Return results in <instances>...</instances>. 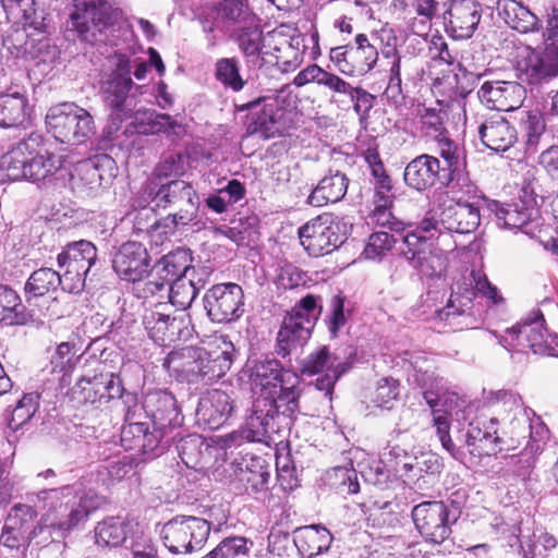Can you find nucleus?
<instances>
[{
	"mask_svg": "<svg viewBox=\"0 0 558 558\" xmlns=\"http://www.w3.org/2000/svg\"><path fill=\"white\" fill-rule=\"evenodd\" d=\"M60 287V274L52 268H39L32 272L25 283V296L27 302L32 299L44 296L54 292Z\"/></svg>",
	"mask_w": 558,
	"mask_h": 558,
	"instance_id": "45",
	"label": "nucleus"
},
{
	"mask_svg": "<svg viewBox=\"0 0 558 558\" xmlns=\"http://www.w3.org/2000/svg\"><path fill=\"white\" fill-rule=\"evenodd\" d=\"M238 477L247 493H258L267 488L269 472L262 465L257 469L246 466L240 470Z\"/></svg>",
	"mask_w": 558,
	"mask_h": 558,
	"instance_id": "61",
	"label": "nucleus"
},
{
	"mask_svg": "<svg viewBox=\"0 0 558 558\" xmlns=\"http://www.w3.org/2000/svg\"><path fill=\"white\" fill-rule=\"evenodd\" d=\"M107 69L99 81V96L109 111L108 132H118L123 121L133 117L138 95L144 86L131 77V59L126 53L114 51L107 57Z\"/></svg>",
	"mask_w": 558,
	"mask_h": 558,
	"instance_id": "1",
	"label": "nucleus"
},
{
	"mask_svg": "<svg viewBox=\"0 0 558 558\" xmlns=\"http://www.w3.org/2000/svg\"><path fill=\"white\" fill-rule=\"evenodd\" d=\"M95 494L90 489H85L81 484L65 485L59 488L43 489L36 494H31L28 500L52 519L65 518L71 508L78 506L83 495Z\"/></svg>",
	"mask_w": 558,
	"mask_h": 558,
	"instance_id": "21",
	"label": "nucleus"
},
{
	"mask_svg": "<svg viewBox=\"0 0 558 558\" xmlns=\"http://www.w3.org/2000/svg\"><path fill=\"white\" fill-rule=\"evenodd\" d=\"M558 313V303L550 298H544L538 307L533 308L515 326L506 330L499 338V343L508 350L515 347L530 348L534 353H544L547 342L545 315Z\"/></svg>",
	"mask_w": 558,
	"mask_h": 558,
	"instance_id": "7",
	"label": "nucleus"
},
{
	"mask_svg": "<svg viewBox=\"0 0 558 558\" xmlns=\"http://www.w3.org/2000/svg\"><path fill=\"white\" fill-rule=\"evenodd\" d=\"M477 96L489 109L512 111L521 107L526 97V89L519 82L487 81L482 84Z\"/></svg>",
	"mask_w": 558,
	"mask_h": 558,
	"instance_id": "23",
	"label": "nucleus"
},
{
	"mask_svg": "<svg viewBox=\"0 0 558 558\" xmlns=\"http://www.w3.org/2000/svg\"><path fill=\"white\" fill-rule=\"evenodd\" d=\"M46 126L58 142L80 145L95 132L92 114L74 102H62L51 107L46 114Z\"/></svg>",
	"mask_w": 558,
	"mask_h": 558,
	"instance_id": "6",
	"label": "nucleus"
},
{
	"mask_svg": "<svg viewBox=\"0 0 558 558\" xmlns=\"http://www.w3.org/2000/svg\"><path fill=\"white\" fill-rule=\"evenodd\" d=\"M28 148V143L21 142L1 157L0 166L5 171L9 180L17 181L25 177L24 170L27 161Z\"/></svg>",
	"mask_w": 558,
	"mask_h": 558,
	"instance_id": "52",
	"label": "nucleus"
},
{
	"mask_svg": "<svg viewBox=\"0 0 558 558\" xmlns=\"http://www.w3.org/2000/svg\"><path fill=\"white\" fill-rule=\"evenodd\" d=\"M244 373L247 374L252 390L267 401L286 405L283 413L293 415L299 411V377L284 369L276 359H250Z\"/></svg>",
	"mask_w": 558,
	"mask_h": 558,
	"instance_id": "3",
	"label": "nucleus"
},
{
	"mask_svg": "<svg viewBox=\"0 0 558 558\" xmlns=\"http://www.w3.org/2000/svg\"><path fill=\"white\" fill-rule=\"evenodd\" d=\"M37 515V511L29 505H14L5 521L0 535V543L9 549H19L28 542L29 524Z\"/></svg>",
	"mask_w": 558,
	"mask_h": 558,
	"instance_id": "26",
	"label": "nucleus"
},
{
	"mask_svg": "<svg viewBox=\"0 0 558 558\" xmlns=\"http://www.w3.org/2000/svg\"><path fill=\"white\" fill-rule=\"evenodd\" d=\"M72 25L78 37L93 46L113 45L122 12L108 0H73Z\"/></svg>",
	"mask_w": 558,
	"mask_h": 558,
	"instance_id": "4",
	"label": "nucleus"
},
{
	"mask_svg": "<svg viewBox=\"0 0 558 558\" xmlns=\"http://www.w3.org/2000/svg\"><path fill=\"white\" fill-rule=\"evenodd\" d=\"M147 125H143L140 130L141 133H160L173 130L178 124L171 116L166 113H158L156 111L144 112Z\"/></svg>",
	"mask_w": 558,
	"mask_h": 558,
	"instance_id": "63",
	"label": "nucleus"
},
{
	"mask_svg": "<svg viewBox=\"0 0 558 558\" xmlns=\"http://www.w3.org/2000/svg\"><path fill=\"white\" fill-rule=\"evenodd\" d=\"M320 306L317 296L307 294L296 303L282 322L277 336V353L281 357L290 355L310 340Z\"/></svg>",
	"mask_w": 558,
	"mask_h": 558,
	"instance_id": "5",
	"label": "nucleus"
},
{
	"mask_svg": "<svg viewBox=\"0 0 558 558\" xmlns=\"http://www.w3.org/2000/svg\"><path fill=\"white\" fill-rule=\"evenodd\" d=\"M415 527L428 542L441 544L451 534V523L457 517H451L449 507L444 501H424L412 509Z\"/></svg>",
	"mask_w": 558,
	"mask_h": 558,
	"instance_id": "16",
	"label": "nucleus"
},
{
	"mask_svg": "<svg viewBox=\"0 0 558 558\" xmlns=\"http://www.w3.org/2000/svg\"><path fill=\"white\" fill-rule=\"evenodd\" d=\"M143 409L158 428L179 424L180 411L172 393L156 390L146 395Z\"/></svg>",
	"mask_w": 558,
	"mask_h": 558,
	"instance_id": "31",
	"label": "nucleus"
},
{
	"mask_svg": "<svg viewBox=\"0 0 558 558\" xmlns=\"http://www.w3.org/2000/svg\"><path fill=\"white\" fill-rule=\"evenodd\" d=\"M437 151L444 160V165H441L442 178L451 173H457V171L464 170V150L456 142L447 136L439 137L437 140Z\"/></svg>",
	"mask_w": 558,
	"mask_h": 558,
	"instance_id": "50",
	"label": "nucleus"
},
{
	"mask_svg": "<svg viewBox=\"0 0 558 558\" xmlns=\"http://www.w3.org/2000/svg\"><path fill=\"white\" fill-rule=\"evenodd\" d=\"M167 307V304L158 303L153 308L146 310L143 316V325L155 342L173 339L175 318L166 312Z\"/></svg>",
	"mask_w": 558,
	"mask_h": 558,
	"instance_id": "39",
	"label": "nucleus"
},
{
	"mask_svg": "<svg viewBox=\"0 0 558 558\" xmlns=\"http://www.w3.org/2000/svg\"><path fill=\"white\" fill-rule=\"evenodd\" d=\"M498 14L513 29L526 34L538 32L541 21L527 7L515 0H498Z\"/></svg>",
	"mask_w": 558,
	"mask_h": 558,
	"instance_id": "36",
	"label": "nucleus"
},
{
	"mask_svg": "<svg viewBox=\"0 0 558 558\" xmlns=\"http://www.w3.org/2000/svg\"><path fill=\"white\" fill-rule=\"evenodd\" d=\"M348 223L331 214H322L299 229L301 245L318 257L333 252L347 239Z\"/></svg>",
	"mask_w": 558,
	"mask_h": 558,
	"instance_id": "9",
	"label": "nucleus"
},
{
	"mask_svg": "<svg viewBox=\"0 0 558 558\" xmlns=\"http://www.w3.org/2000/svg\"><path fill=\"white\" fill-rule=\"evenodd\" d=\"M441 169L438 158L423 154L407 165L403 180L408 187L423 192L432 187L439 178H442Z\"/></svg>",
	"mask_w": 558,
	"mask_h": 558,
	"instance_id": "29",
	"label": "nucleus"
},
{
	"mask_svg": "<svg viewBox=\"0 0 558 558\" xmlns=\"http://www.w3.org/2000/svg\"><path fill=\"white\" fill-rule=\"evenodd\" d=\"M332 535L322 525H306L294 531V545L303 558H313L327 551L332 543Z\"/></svg>",
	"mask_w": 558,
	"mask_h": 558,
	"instance_id": "34",
	"label": "nucleus"
},
{
	"mask_svg": "<svg viewBox=\"0 0 558 558\" xmlns=\"http://www.w3.org/2000/svg\"><path fill=\"white\" fill-rule=\"evenodd\" d=\"M203 304L213 323L230 324L244 314V292L238 283L214 284L205 292Z\"/></svg>",
	"mask_w": 558,
	"mask_h": 558,
	"instance_id": "14",
	"label": "nucleus"
},
{
	"mask_svg": "<svg viewBox=\"0 0 558 558\" xmlns=\"http://www.w3.org/2000/svg\"><path fill=\"white\" fill-rule=\"evenodd\" d=\"M349 179L340 171L329 172L315 186L307 197V203L314 207H323L329 203L341 201L348 190Z\"/></svg>",
	"mask_w": 558,
	"mask_h": 558,
	"instance_id": "35",
	"label": "nucleus"
},
{
	"mask_svg": "<svg viewBox=\"0 0 558 558\" xmlns=\"http://www.w3.org/2000/svg\"><path fill=\"white\" fill-rule=\"evenodd\" d=\"M444 179L447 180L448 194L453 203H477L485 205L484 201H488V198L480 194V190L471 181L469 174L465 173L464 170L448 174L444 177Z\"/></svg>",
	"mask_w": 558,
	"mask_h": 558,
	"instance_id": "42",
	"label": "nucleus"
},
{
	"mask_svg": "<svg viewBox=\"0 0 558 558\" xmlns=\"http://www.w3.org/2000/svg\"><path fill=\"white\" fill-rule=\"evenodd\" d=\"M97 259L96 246L86 240L69 243L58 255L60 268H77L82 271H89Z\"/></svg>",
	"mask_w": 558,
	"mask_h": 558,
	"instance_id": "38",
	"label": "nucleus"
},
{
	"mask_svg": "<svg viewBox=\"0 0 558 558\" xmlns=\"http://www.w3.org/2000/svg\"><path fill=\"white\" fill-rule=\"evenodd\" d=\"M131 531L132 524L121 518H107L95 527L96 544L117 547L126 541Z\"/></svg>",
	"mask_w": 558,
	"mask_h": 558,
	"instance_id": "44",
	"label": "nucleus"
},
{
	"mask_svg": "<svg viewBox=\"0 0 558 558\" xmlns=\"http://www.w3.org/2000/svg\"><path fill=\"white\" fill-rule=\"evenodd\" d=\"M121 379L109 372L96 369L83 375L71 389L72 398L78 403L102 404L123 395Z\"/></svg>",
	"mask_w": 558,
	"mask_h": 558,
	"instance_id": "17",
	"label": "nucleus"
},
{
	"mask_svg": "<svg viewBox=\"0 0 558 558\" xmlns=\"http://www.w3.org/2000/svg\"><path fill=\"white\" fill-rule=\"evenodd\" d=\"M520 122L525 133L527 149H535L546 129L542 112L539 110H523Z\"/></svg>",
	"mask_w": 558,
	"mask_h": 558,
	"instance_id": "59",
	"label": "nucleus"
},
{
	"mask_svg": "<svg viewBox=\"0 0 558 558\" xmlns=\"http://www.w3.org/2000/svg\"><path fill=\"white\" fill-rule=\"evenodd\" d=\"M39 395L37 392L25 393L13 409L8 426L13 432L19 430L28 423L39 408Z\"/></svg>",
	"mask_w": 558,
	"mask_h": 558,
	"instance_id": "55",
	"label": "nucleus"
},
{
	"mask_svg": "<svg viewBox=\"0 0 558 558\" xmlns=\"http://www.w3.org/2000/svg\"><path fill=\"white\" fill-rule=\"evenodd\" d=\"M239 110L252 111L247 123V133L251 135L259 134L264 138H270L286 129V111L276 99L258 97L239 106Z\"/></svg>",
	"mask_w": 558,
	"mask_h": 558,
	"instance_id": "19",
	"label": "nucleus"
},
{
	"mask_svg": "<svg viewBox=\"0 0 558 558\" xmlns=\"http://www.w3.org/2000/svg\"><path fill=\"white\" fill-rule=\"evenodd\" d=\"M498 420L477 418L469 424L465 434V445L471 456L476 458L496 454L501 448V438L497 435L496 424Z\"/></svg>",
	"mask_w": 558,
	"mask_h": 558,
	"instance_id": "25",
	"label": "nucleus"
},
{
	"mask_svg": "<svg viewBox=\"0 0 558 558\" xmlns=\"http://www.w3.org/2000/svg\"><path fill=\"white\" fill-rule=\"evenodd\" d=\"M114 160L107 155L83 162L80 168L81 181L90 191L107 186L114 178Z\"/></svg>",
	"mask_w": 558,
	"mask_h": 558,
	"instance_id": "37",
	"label": "nucleus"
},
{
	"mask_svg": "<svg viewBox=\"0 0 558 558\" xmlns=\"http://www.w3.org/2000/svg\"><path fill=\"white\" fill-rule=\"evenodd\" d=\"M286 405L267 401L264 398H256L253 403L252 414L246 418L241 433L233 432L226 436L225 446L238 445L239 439L248 441H264L272 439V435L279 433L282 421L291 417L283 413Z\"/></svg>",
	"mask_w": 558,
	"mask_h": 558,
	"instance_id": "10",
	"label": "nucleus"
},
{
	"mask_svg": "<svg viewBox=\"0 0 558 558\" xmlns=\"http://www.w3.org/2000/svg\"><path fill=\"white\" fill-rule=\"evenodd\" d=\"M519 83L532 89L558 77V57L537 48L524 47L517 56L514 65Z\"/></svg>",
	"mask_w": 558,
	"mask_h": 558,
	"instance_id": "15",
	"label": "nucleus"
},
{
	"mask_svg": "<svg viewBox=\"0 0 558 558\" xmlns=\"http://www.w3.org/2000/svg\"><path fill=\"white\" fill-rule=\"evenodd\" d=\"M24 310L15 291L7 286H0V322L9 326L23 324Z\"/></svg>",
	"mask_w": 558,
	"mask_h": 558,
	"instance_id": "49",
	"label": "nucleus"
},
{
	"mask_svg": "<svg viewBox=\"0 0 558 558\" xmlns=\"http://www.w3.org/2000/svg\"><path fill=\"white\" fill-rule=\"evenodd\" d=\"M234 399L220 389L204 392L197 403L195 416L199 426L217 429L225 425L234 412Z\"/></svg>",
	"mask_w": 558,
	"mask_h": 558,
	"instance_id": "22",
	"label": "nucleus"
},
{
	"mask_svg": "<svg viewBox=\"0 0 558 558\" xmlns=\"http://www.w3.org/2000/svg\"><path fill=\"white\" fill-rule=\"evenodd\" d=\"M215 77L226 88L240 92L245 86V81L240 74V65L236 58H221L215 64Z\"/></svg>",
	"mask_w": 558,
	"mask_h": 558,
	"instance_id": "53",
	"label": "nucleus"
},
{
	"mask_svg": "<svg viewBox=\"0 0 558 558\" xmlns=\"http://www.w3.org/2000/svg\"><path fill=\"white\" fill-rule=\"evenodd\" d=\"M498 397H500L504 405H511L510 410H518L520 413L523 412L521 418L515 421L521 426L522 439L529 437L526 445H538L543 450L548 435V428L541 418H530L529 411L522 407V399L518 393L511 391H498Z\"/></svg>",
	"mask_w": 558,
	"mask_h": 558,
	"instance_id": "32",
	"label": "nucleus"
},
{
	"mask_svg": "<svg viewBox=\"0 0 558 558\" xmlns=\"http://www.w3.org/2000/svg\"><path fill=\"white\" fill-rule=\"evenodd\" d=\"M209 349L184 347L169 354V363L181 372L189 383L210 384L223 377L231 368L235 348L227 336H217Z\"/></svg>",
	"mask_w": 558,
	"mask_h": 558,
	"instance_id": "2",
	"label": "nucleus"
},
{
	"mask_svg": "<svg viewBox=\"0 0 558 558\" xmlns=\"http://www.w3.org/2000/svg\"><path fill=\"white\" fill-rule=\"evenodd\" d=\"M58 169L54 159L51 156L33 154L28 150L27 161L25 165V177L23 179L32 182H38L53 174Z\"/></svg>",
	"mask_w": 558,
	"mask_h": 558,
	"instance_id": "58",
	"label": "nucleus"
},
{
	"mask_svg": "<svg viewBox=\"0 0 558 558\" xmlns=\"http://www.w3.org/2000/svg\"><path fill=\"white\" fill-rule=\"evenodd\" d=\"M206 279L201 274L183 275L175 278L168 288L171 305L179 310L189 308L195 300L199 289L204 288Z\"/></svg>",
	"mask_w": 558,
	"mask_h": 558,
	"instance_id": "40",
	"label": "nucleus"
},
{
	"mask_svg": "<svg viewBox=\"0 0 558 558\" xmlns=\"http://www.w3.org/2000/svg\"><path fill=\"white\" fill-rule=\"evenodd\" d=\"M350 45L349 58L353 75H364L371 72L377 64L378 48L371 43L365 34H359Z\"/></svg>",
	"mask_w": 558,
	"mask_h": 558,
	"instance_id": "41",
	"label": "nucleus"
},
{
	"mask_svg": "<svg viewBox=\"0 0 558 558\" xmlns=\"http://www.w3.org/2000/svg\"><path fill=\"white\" fill-rule=\"evenodd\" d=\"M187 254L177 252L163 256L157 265V275H160L167 283L183 275H196V269L186 265Z\"/></svg>",
	"mask_w": 558,
	"mask_h": 558,
	"instance_id": "51",
	"label": "nucleus"
},
{
	"mask_svg": "<svg viewBox=\"0 0 558 558\" xmlns=\"http://www.w3.org/2000/svg\"><path fill=\"white\" fill-rule=\"evenodd\" d=\"M501 534L509 546L513 547L517 544L520 545L523 558H539L546 553H551L557 549L556 537L543 530L535 531L532 537H529L524 542L520 539V526L512 525L508 527L502 524Z\"/></svg>",
	"mask_w": 558,
	"mask_h": 558,
	"instance_id": "30",
	"label": "nucleus"
},
{
	"mask_svg": "<svg viewBox=\"0 0 558 558\" xmlns=\"http://www.w3.org/2000/svg\"><path fill=\"white\" fill-rule=\"evenodd\" d=\"M447 14V28L451 35L457 39H466L477 28L482 8L474 0H453Z\"/></svg>",
	"mask_w": 558,
	"mask_h": 558,
	"instance_id": "27",
	"label": "nucleus"
},
{
	"mask_svg": "<svg viewBox=\"0 0 558 558\" xmlns=\"http://www.w3.org/2000/svg\"><path fill=\"white\" fill-rule=\"evenodd\" d=\"M400 253L426 277H438L446 269V258L440 250L423 235L407 233L402 235Z\"/></svg>",
	"mask_w": 558,
	"mask_h": 558,
	"instance_id": "18",
	"label": "nucleus"
},
{
	"mask_svg": "<svg viewBox=\"0 0 558 558\" xmlns=\"http://www.w3.org/2000/svg\"><path fill=\"white\" fill-rule=\"evenodd\" d=\"M476 292L474 289L464 288L463 292H453L446 307L436 311V318L446 322L451 327H458L460 324L454 320L464 315L472 305Z\"/></svg>",
	"mask_w": 558,
	"mask_h": 558,
	"instance_id": "48",
	"label": "nucleus"
},
{
	"mask_svg": "<svg viewBox=\"0 0 558 558\" xmlns=\"http://www.w3.org/2000/svg\"><path fill=\"white\" fill-rule=\"evenodd\" d=\"M277 38L281 39L282 44H287L288 49H291L289 43L281 36L272 32L264 33L257 25L242 27L234 34V40L248 69L263 68L268 61V57H275L279 62L281 57L278 52L281 51V47L277 44Z\"/></svg>",
	"mask_w": 558,
	"mask_h": 558,
	"instance_id": "13",
	"label": "nucleus"
},
{
	"mask_svg": "<svg viewBox=\"0 0 558 558\" xmlns=\"http://www.w3.org/2000/svg\"><path fill=\"white\" fill-rule=\"evenodd\" d=\"M330 476L336 480L332 485L342 493L356 494L360 490L356 472L353 469L337 466L332 470Z\"/></svg>",
	"mask_w": 558,
	"mask_h": 558,
	"instance_id": "64",
	"label": "nucleus"
},
{
	"mask_svg": "<svg viewBox=\"0 0 558 558\" xmlns=\"http://www.w3.org/2000/svg\"><path fill=\"white\" fill-rule=\"evenodd\" d=\"M112 267L121 279L141 281L150 270V257L142 243L128 241L117 251Z\"/></svg>",
	"mask_w": 558,
	"mask_h": 558,
	"instance_id": "24",
	"label": "nucleus"
},
{
	"mask_svg": "<svg viewBox=\"0 0 558 558\" xmlns=\"http://www.w3.org/2000/svg\"><path fill=\"white\" fill-rule=\"evenodd\" d=\"M485 208L495 216L499 228L518 231L535 238L545 227L544 218L533 199H518L512 203L484 201Z\"/></svg>",
	"mask_w": 558,
	"mask_h": 558,
	"instance_id": "11",
	"label": "nucleus"
},
{
	"mask_svg": "<svg viewBox=\"0 0 558 558\" xmlns=\"http://www.w3.org/2000/svg\"><path fill=\"white\" fill-rule=\"evenodd\" d=\"M156 436L148 432L146 423H128L121 429V444L126 450L138 449L143 452L154 450Z\"/></svg>",
	"mask_w": 558,
	"mask_h": 558,
	"instance_id": "46",
	"label": "nucleus"
},
{
	"mask_svg": "<svg viewBox=\"0 0 558 558\" xmlns=\"http://www.w3.org/2000/svg\"><path fill=\"white\" fill-rule=\"evenodd\" d=\"M542 452L538 445H526L518 456H512L508 463L512 473L522 481L533 480L537 456Z\"/></svg>",
	"mask_w": 558,
	"mask_h": 558,
	"instance_id": "54",
	"label": "nucleus"
},
{
	"mask_svg": "<svg viewBox=\"0 0 558 558\" xmlns=\"http://www.w3.org/2000/svg\"><path fill=\"white\" fill-rule=\"evenodd\" d=\"M1 5L7 14L29 26L38 28L41 25L43 17L37 15L35 0H1Z\"/></svg>",
	"mask_w": 558,
	"mask_h": 558,
	"instance_id": "57",
	"label": "nucleus"
},
{
	"mask_svg": "<svg viewBox=\"0 0 558 558\" xmlns=\"http://www.w3.org/2000/svg\"><path fill=\"white\" fill-rule=\"evenodd\" d=\"M482 143L495 151H506L517 142V131L510 122L495 116L486 119L478 128Z\"/></svg>",
	"mask_w": 558,
	"mask_h": 558,
	"instance_id": "33",
	"label": "nucleus"
},
{
	"mask_svg": "<svg viewBox=\"0 0 558 558\" xmlns=\"http://www.w3.org/2000/svg\"><path fill=\"white\" fill-rule=\"evenodd\" d=\"M153 202L157 207L175 208L185 219H196L198 209V195L193 186L183 180H172L161 184L156 192L150 190Z\"/></svg>",
	"mask_w": 558,
	"mask_h": 558,
	"instance_id": "20",
	"label": "nucleus"
},
{
	"mask_svg": "<svg viewBox=\"0 0 558 558\" xmlns=\"http://www.w3.org/2000/svg\"><path fill=\"white\" fill-rule=\"evenodd\" d=\"M99 505V497L96 494H86L80 499L78 506L71 508L64 519H52L50 514H45L36 526L28 530V542H35L36 545L46 546L52 542L64 538L72 529L87 518Z\"/></svg>",
	"mask_w": 558,
	"mask_h": 558,
	"instance_id": "12",
	"label": "nucleus"
},
{
	"mask_svg": "<svg viewBox=\"0 0 558 558\" xmlns=\"http://www.w3.org/2000/svg\"><path fill=\"white\" fill-rule=\"evenodd\" d=\"M396 242L397 240L393 235L388 232H374L369 235L363 254L368 259H375L390 251Z\"/></svg>",
	"mask_w": 558,
	"mask_h": 558,
	"instance_id": "62",
	"label": "nucleus"
},
{
	"mask_svg": "<svg viewBox=\"0 0 558 558\" xmlns=\"http://www.w3.org/2000/svg\"><path fill=\"white\" fill-rule=\"evenodd\" d=\"M545 19L543 44L536 48L558 57V0H553L546 8Z\"/></svg>",
	"mask_w": 558,
	"mask_h": 558,
	"instance_id": "56",
	"label": "nucleus"
},
{
	"mask_svg": "<svg viewBox=\"0 0 558 558\" xmlns=\"http://www.w3.org/2000/svg\"><path fill=\"white\" fill-rule=\"evenodd\" d=\"M440 470L441 463L436 456L430 453L414 457L411 459V462H403L402 464L403 474L409 475L412 473V478H420L423 474L435 475L440 473Z\"/></svg>",
	"mask_w": 558,
	"mask_h": 558,
	"instance_id": "60",
	"label": "nucleus"
},
{
	"mask_svg": "<svg viewBox=\"0 0 558 558\" xmlns=\"http://www.w3.org/2000/svg\"><path fill=\"white\" fill-rule=\"evenodd\" d=\"M28 118L27 99L20 93L0 95V128H17Z\"/></svg>",
	"mask_w": 558,
	"mask_h": 558,
	"instance_id": "43",
	"label": "nucleus"
},
{
	"mask_svg": "<svg viewBox=\"0 0 558 558\" xmlns=\"http://www.w3.org/2000/svg\"><path fill=\"white\" fill-rule=\"evenodd\" d=\"M338 366H348L347 362H342L340 357L329 351L327 347H320L316 351L308 354L301 364V372L304 375H316L319 373H329L338 368Z\"/></svg>",
	"mask_w": 558,
	"mask_h": 558,
	"instance_id": "47",
	"label": "nucleus"
},
{
	"mask_svg": "<svg viewBox=\"0 0 558 558\" xmlns=\"http://www.w3.org/2000/svg\"><path fill=\"white\" fill-rule=\"evenodd\" d=\"M211 524L194 515H177L160 530L165 547L173 555H191L201 550L208 541Z\"/></svg>",
	"mask_w": 558,
	"mask_h": 558,
	"instance_id": "8",
	"label": "nucleus"
},
{
	"mask_svg": "<svg viewBox=\"0 0 558 558\" xmlns=\"http://www.w3.org/2000/svg\"><path fill=\"white\" fill-rule=\"evenodd\" d=\"M483 209L485 205L477 203L449 204L440 211V225L449 232L471 233L478 228Z\"/></svg>",
	"mask_w": 558,
	"mask_h": 558,
	"instance_id": "28",
	"label": "nucleus"
}]
</instances>
